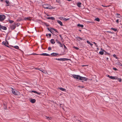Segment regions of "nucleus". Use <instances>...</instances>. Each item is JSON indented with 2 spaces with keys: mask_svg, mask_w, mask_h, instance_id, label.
Returning a JSON list of instances; mask_svg holds the SVG:
<instances>
[{
  "mask_svg": "<svg viewBox=\"0 0 122 122\" xmlns=\"http://www.w3.org/2000/svg\"><path fill=\"white\" fill-rule=\"evenodd\" d=\"M116 21L117 23H118L119 22V20L118 19H117L116 20Z\"/></svg>",
  "mask_w": 122,
  "mask_h": 122,
  "instance_id": "41",
  "label": "nucleus"
},
{
  "mask_svg": "<svg viewBox=\"0 0 122 122\" xmlns=\"http://www.w3.org/2000/svg\"><path fill=\"white\" fill-rule=\"evenodd\" d=\"M48 50H51V48L50 47H49L48 48Z\"/></svg>",
  "mask_w": 122,
  "mask_h": 122,
  "instance_id": "39",
  "label": "nucleus"
},
{
  "mask_svg": "<svg viewBox=\"0 0 122 122\" xmlns=\"http://www.w3.org/2000/svg\"><path fill=\"white\" fill-rule=\"evenodd\" d=\"M30 102L32 103H34L36 102V100L34 99H32L30 100Z\"/></svg>",
  "mask_w": 122,
  "mask_h": 122,
  "instance_id": "20",
  "label": "nucleus"
},
{
  "mask_svg": "<svg viewBox=\"0 0 122 122\" xmlns=\"http://www.w3.org/2000/svg\"><path fill=\"white\" fill-rule=\"evenodd\" d=\"M51 43L52 44H54L55 43V41H54V39H51Z\"/></svg>",
  "mask_w": 122,
  "mask_h": 122,
  "instance_id": "18",
  "label": "nucleus"
},
{
  "mask_svg": "<svg viewBox=\"0 0 122 122\" xmlns=\"http://www.w3.org/2000/svg\"><path fill=\"white\" fill-rule=\"evenodd\" d=\"M102 6L103 7H107V6H104V5H102Z\"/></svg>",
  "mask_w": 122,
  "mask_h": 122,
  "instance_id": "51",
  "label": "nucleus"
},
{
  "mask_svg": "<svg viewBox=\"0 0 122 122\" xmlns=\"http://www.w3.org/2000/svg\"><path fill=\"white\" fill-rule=\"evenodd\" d=\"M101 50L102 51H100L99 52V53L101 55H102L104 53V52L103 51H104V50L103 49L102 50V48H101Z\"/></svg>",
  "mask_w": 122,
  "mask_h": 122,
  "instance_id": "19",
  "label": "nucleus"
},
{
  "mask_svg": "<svg viewBox=\"0 0 122 122\" xmlns=\"http://www.w3.org/2000/svg\"><path fill=\"white\" fill-rule=\"evenodd\" d=\"M5 16L4 15H0V21H3L5 19Z\"/></svg>",
  "mask_w": 122,
  "mask_h": 122,
  "instance_id": "5",
  "label": "nucleus"
},
{
  "mask_svg": "<svg viewBox=\"0 0 122 122\" xmlns=\"http://www.w3.org/2000/svg\"><path fill=\"white\" fill-rule=\"evenodd\" d=\"M79 30L81 32V30Z\"/></svg>",
  "mask_w": 122,
  "mask_h": 122,
  "instance_id": "61",
  "label": "nucleus"
},
{
  "mask_svg": "<svg viewBox=\"0 0 122 122\" xmlns=\"http://www.w3.org/2000/svg\"><path fill=\"white\" fill-rule=\"evenodd\" d=\"M59 89L62 91H66V89L64 88H59Z\"/></svg>",
  "mask_w": 122,
  "mask_h": 122,
  "instance_id": "24",
  "label": "nucleus"
},
{
  "mask_svg": "<svg viewBox=\"0 0 122 122\" xmlns=\"http://www.w3.org/2000/svg\"><path fill=\"white\" fill-rule=\"evenodd\" d=\"M59 44L60 45L59 46L60 47H62L63 46V45L60 42Z\"/></svg>",
  "mask_w": 122,
  "mask_h": 122,
  "instance_id": "31",
  "label": "nucleus"
},
{
  "mask_svg": "<svg viewBox=\"0 0 122 122\" xmlns=\"http://www.w3.org/2000/svg\"><path fill=\"white\" fill-rule=\"evenodd\" d=\"M5 2L6 3V5L9 6L10 4V3L9 2V0H5Z\"/></svg>",
  "mask_w": 122,
  "mask_h": 122,
  "instance_id": "10",
  "label": "nucleus"
},
{
  "mask_svg": "<svg viewBox=\"0 0 122 122\" xmlns=\"http://www.w3.org/2000/svg\"><path fill=\"white\" fill-rule=\"evenodd\" d=\"M32 92L38 95H40L41 94L39 92H38L36 91L33 90L32 91Z\"/></svg>",
  "mask_w": 122,
  "mask_h": 122,
  "instance_id": "17",
  "label": "nucleus"
},
{
  "mask_svg": "<svg viewBox=\"0 0 122 122\" xmlns=\"http://www.w3.org/2000/svg\"><path fill=\"white\" fill-rule=\"evenodd\" d=\"M54 30L55 31H56V32H58V31H57V30L55 29Z\"/></svg>",
  "mask_w": 122,
  "mask_h": 122,
  "instance_id": "45",
  "label": "nucleus"
},
{
  "mask_svg": "<svg viewBox=\"0 0 122 122\" xmlns=\"http://www.w3.org/2000/svg\"><path fill=\"white\" fill-rule=\"evenodd\" d=\"M107 77L110 78L111 76H110L109 75H108L107 76Z\"/></svg>",
  "mask_w": 122,
  "mask_h": 122,
  "instance_id": "50",
  "label": "nucleus"
},
{
  "mask_svg": "<svg viewBox=\"0 0 122 122\" xmlns=\"http://www.w3.org/2000/svg\"><path fill=\"white\" fill-rule=\"evenodd\" d=\"M82 66H86L85 65H82Z\"/></svg>",
  "mask_w": 122,
  "mask_h": 122,
  "instance_id": "63",
  "label": "nucleus"
},
{
  "mask_svg": "<svg viewBox=\"0 0 122 122\" xmlns=\"http://www.w3.org/2000/svg\"><path fill=\"white\" fill-rule=\"evenodd\" d=\"M24 19L25 20H30V18L29 17H25L24 18Z\"/></svg>",
  "mask_w": 122,
  "mask_h": 122,
  "instance_id": "32",
  "label": "nucleus"
},
{
  "mask_svg": "<svg viewBox=\"0 0 122 122\" xmlns=\"http://www.w3.org/2000/svg\"><path fill=\"white\" fill-rule=\"evenodd\" d=\"M81 3L80 2H78L77 4V5L79 7H80L81 6Z\"/></svg>",
  "mask_w": 122,
  "mask_h": 122,
  "instance_id": "22",
  "label": "nucleus"
},
{
  "mask_svg": "<svg viewBox=\"0 0 122 122\" xmlns=\"http://www.w3.org/2000/svg\"><path fill=\"white\" fill-rule=\"evenodd\" d=\"M54 30L55 31H56V32H58V31H57V30L55 29Z\"/></svg>",
  "mask_w": 122,
  "mask_h": 122,
  "instance_id": "46",
  "label": "nucleus"
},
{
  "mask_svg": "<svg viewBox=\"0 0 122 122\" xmlns=\"http://www.w3.org/2000/svg\"><path fill=\"white\" fill-rule=\"evenodd\" d=\"M113 56L114 57H115L116 59H118V58L117 56H116L115 54L113 55Z\"/></svg>",
  "mask_w": 122,
  "mask_h": 122,
  "instance_id": "34",
  "label": "nucleus"
},
{
  "mask_svg": "<svg viewBox=\"0 0 122 122\" xmlns=\"http://www.w3.org/2000/svg\"><path fill=\"white\" fill-rule=\"evenodd\" d=\"M54 30L55 31H56V32H58V31H57V30L55 29Z\"/></svg>",
  "mask_w": 122,
  "mask_h": 122,
  "instance_id": "47",
  "label": "nucleus"
},
{
  "mask_svg": "<svg viewBox=\"0 0 122 122\" xmlns=\"http://www.w3.org/2000/svg\"><path fill=\"white\" fill-rule=\"evenodd\" d=\"M75 38L77 40L79 41H81L83 40L84 41L85 39H84L82 38L81 37L79 36H77L75 37Z\"/></svg>",
  "mask_w": 122,
  "mask_h": 122,
  "instance_id": "6",
  "label": "nucleus"
},
{
  "mask_svg": "<svg viewBox=\"0 0 122 122\" xmlns=\"http://www.w3.org/2000/svg\"><path fill=\"white\" fill-rule=\"evenodd\" d=\"M54 30L55 31H56V32H58V31H57V30L55 29Z\"/></svg>",
  "mask_w": 122,
  "mask_h": 122,
  "instance_id": "44",
  "label": "nucleus"
},
{
  "mask_svg": "<svg viewBox=\"0 0 122 122\" xmlns=\"http://www.w3.org/2000/svg\"><path fill=\"white\" fill-rule=\"evenodd\" d=\"M48 34H46V36H48Z\"/></svg>",
  "mask_w": 122,
  "mask_h": 122,
  "instance_id": "59",
  "label": "nucleus"
},
{
  "mask_svg": "<svg viewBox=\"0 0 122 122\" xmlns=\"http://www.w3.org/2000/svg\"><path fill=\"white\" fill-rule=\"evenodd\" d=\"M56 2L58 3H59V0H56Z\"/></svg>",
  "mask_w": 122,
  "mask_h": 122,
  "instance_id": "53",
  "label": "nucleus"
},
{
  "mask_svg": "<svg viewBox=\"0 0 122 122\" xmlns=\"http://www.w3.org/2000/svg\"><path fill=\"white\" fill-rule=\"evenodd\" d=\"M72 76L75 79L78 80H80V78L81 77V76L79 75L75 74H73Z\"/></svg>",
  "mask_w": 122,
  "mask_h": 122,
  "instance_id": "3",
  "label": "nucleus"
},
{
  "mask_svg": "<svg viewBox=\"0 0 122 122\" xmlns=\"http://www.w3.org/2000/svg\"><path fill=\"white\" fill-rule=\"evenodd\" d=\"M9 22L10 23H12L14 22L13 21L9 20Z\"/></svg>",
  "mask_w": 122,
  "mask_h": 122,
  "instance_id": "33",
  "label": "nucleus"
},
{
  "mask_svg": "<svg viewBox=\"0 0 122 122\" xmlns=\"http://www.w3.org/2000/svg\"><path fill=\"white\" fill-rule=\"evenodd\" d=\"M95 20L98 22H99L100 21V19L98 18H97L95 19Z\"/></svg>",
  "mask_w": 122,
  "mask_h": 122,
  "instance_id": "30",
  "label": "nucleus"
},
{
  "mask_svg": "<svg viewBox=\"0 0 122 122\" xmlns=\"http://www.w3.org/2000/svg\"><path fill=\"white\" fill-rule=\"evenodd\" d=\"M2 29L3 30H7V28L4 26H3L2 25H0V30H1V29Z\"/></svg>",
  "mask_w": 122,
  "mask_h": 122,
  "instance_id": "9",
  "label": "nucleus"
},
{
  "mask_svg": "<svg viewBox=\"0 0 122 122\" xmlns=\"http://www.w3.org/2000/svg\"><path fill=\"white\" fill-rule=\"evenodd\" d=\"M94 44H95V45H96V44L95 42H93V43Z\"/></svg>",
  "mask_w": 122,
  "mask_h": 122,
  "instance_id": "56",
  "label": "nucleus"
},
{
  "mask_svg": "<svg viewBox=\"0 0 122 122\" xmlns=\"http://www.w3.org/2000/svg\"><path fill=\"white\" fill-rule=\"evenodd\" d=\"M111 29L112 30H114L115 31H117V30L116 28H111Z\"/></svg>",
  "mask_w": 122,
  "mask_h": 122,
  "instance_id": "26",
  "label": "nucleus"
},
{
  "mask_svg": "<svg viewBox=\"0 0 122 122\" xmlns=\"http://www.w3.org/2000/svg\"><path fill=\"white\" fill-rule=\"evenodd\" d=\"M55 59L56 60H57L59 61H68L69 60V59L68 58H56Z\"/></svg>",
  "mask_w": 122,
  "mask_h": 122,
  "instance_id": "4",
  "label": "nucleus"
},
{
  "mask_svg": "<svg viewBox=\"0 0 122 122\" xmlns=\"http://www.w3.org/2000/svg\"><path fill=\"white\" fill-rule=\"evenodd\" d=\"M87 42L88 44L90 45L91 46H92L93 45V44L91 43L89 41H87Z\"/></svg>",
  "mask_w": 122,
  "mask_h": 122,
  "instance_id": "27",
  "label": "nucleus"
},
{
  "mask_svg": "<svg viewBox=\"0 0 122 122\" xmlns=\"http://www.w3.org/2000/svg\"><path fill=\"white\" fill-rule=\"evenodd\" d=\"M59 54L58 53H51V55L53 56H55L58 55Z\"/></svg>",
  "mask_w": 122,
  "mask_h": 122,
  "instance_id": "14",
  "label": "nucleus"
},
{
  "mask_svg": "<svg viewBox=\"0 0 122 122\" xmlns=\"http://www.w3.org/2000/svg\"><path fill=\"white\" fill-rule=\"evenodd\" d=\"M51 29L53 30H54L55 29L53 28H51Z\"/></svg>",
  "mask_w": 122,
  "mask_h": 122,
  "instance_id": "55",
  "label": "nucleus"
},
{
  "mask_svg": "<svg viewBox=\"0 0 122 122\" xmlns=\"http://www.w3.org/2000/svg\"><path fill=\"white\" fill-rule=\"evenodd\" d=\"M115 71H117L118 70L115 67H113L112 68Z\"/></svg>",
  "mask_w": 122,
  "mask_h": 122,
  "instance_id": "37",
  "label": "nucleus"
},
{
  "mask_svg": "<svg viewBox=\"0 0 122 122\" xmlns=\"http://www.w3.org/2000/svg\"><path fill=\"white\" fill-rule=\"evenodd\" d=\"M119 65L120 66H122V64L120 63V64H119Z\"/></svg>",
  "mask_w": 122,
  "mask_h": 122,
  "instance_id": "54",
  "label": "nucleus"
},
{
  "mask_svg": "<svg viewBox=\"0 0 122 122\" xmlns=\"http://www.w3.org/2000/svg\"><path fill=\"white\" fill-rule=\"evenodd\" d=\"M88 80V78L85 77H83L82 76H81L80 78V80L84 81H87Z\"/></svg>",
  "mask_w": 122,
  "mask_h": 122,
  "instance_id": "7",
  "label": "nucleus"
},
{
  "mask_svg": "<svg viewBox=\"0 0 122 122\" xmlns=\"http://www.w3.org/2000/svg\"><path fill=\"white\" fill-rule=\"evenodd\" d=\"M57 22L58 23H59L60 25L61 26H62L63 25V24L62 22L60 20H57Z\"/></svg>",
  "mask_w": 122,
  "mask_h": 122,
  "instance_id": "16",
  "label": "nucleus"
},
{
  "mask_svg": "<svg viewBox=\"0 0 122 122\" xmlns=\"http://www.w3.org/2000/svg\"><path fill=\"white\" fill-rule=\"evenodd\" d=\"M46 18L48 19H51L52 20H55V18L53 17H48Z\"/></svg>",
  "mask_w": 122,
  "mask_h": 122,
  "instance_id": "13",
  "label": "nucleus"
},
{
  "mask_svg": "<svg viewBox=\"0 0 122 122\" xmlns=\"http://www.w3.org/2000/svg\"><path fill=\"white\" fill-rule=\"evenodd\" d=\"M48 35H49V37H51V34H48Z\"/></svg>",
  "mask_w": 122,
  "mask_h": 122,
  "instance_id": "42",
  "label": "nucleus"
},
{
  "mask_svg": "<svg viewBox=\"0 0 122 122\" xmlns=\"http://www.w3.org/2000/svg\"><path fill=\"white\" fill-rule=\"evenodd\" d=\"M107 32H108L109 33H113L111 31H107Z\"/></svg>",
  "mask_w": 122,
  "mask_h": 122,
  "instance_id": "48",
  "label": "nucleus"
},
{
  "mask_svg": "<svg viewBox=\"0 0 122 122\" xmlns=\"http://www.w3.org/2000/svg\"><path fill=\"white\" fill-rule=\"evenodd\" d=\"M116 15L118 16L117 17V18H120L122 17V16L120 15V14L118 13H116Z\"/></svg>",
  "mask_w": 122,
  "mask_h": 122,
  "instance_id": "23",
  "label": "nucleus"
},
{
  "mask_svg": "<svg viewBox=\"0 0 122 122\" xmlns=\"http://www.w3.org/2000/svg\"><path fill=\"white\" fill-rule=\"evenodd\" d=\"M40 55L46 56H49L50 55L49 54L46 53H43L40 54Z\"/></svg>",
  "mask_w": 122,
  "mask_h": 122,
  "instance_id": "12",
  "label": "nucleus"
},
{
  "mask_svg": "<svg viewBox=\"0 0 122 122\" xmlns=\"http://www.w3.org/2000/svg\"><path fill=\"white\" fill-rule=\"evenodd\" d=\"M110 78L112 80H116L117 79V77L116 76H111Z\"/></svg>",
  "mask_w": 122,
  "mask_h": 122,
  "instance_id": "15",
  "label": "nucleus"
},
{
  "mask_svg": "<svg viewBox=\"0 0 122 122\" xmlns=\"http://www.w3.org/2000/svg\"><path fill=\"white\" fill-rule=\"evenodd\" d=\"M88 22L89 23H92L93 22H92V21H88Z\"/></svg>",
  "mask_w": 122,
  "mask_h": 122,
  "instance_id": "52",
  "label": "nucleus"
},
{
  "mask_svg": "<svg viewBox=\"0 0 122 122\" xmlns=\"http://www.w3.org/2000/svg\"><path fill=\"white\" fill-rule=\"evenodd\" d=\"M104 51L105 52L106 54H108V53L106 51Z\"/></svg>",
  "mask_w": 122,
  "mask_h": 122,
  "instance_id": "57",
  "label": "nucleus"
},
{
  "mask_svg": "<svg viewBox=\"0 0 122 122\" xmlns=\"http://www.w3.org/2000/svg\"><path fill=\"white\" fill-rule=\"evenodd\" d=\"M77 26L78 27H79L81 28L83 27L84 26V25H81L79 24H78L77 25Z\"/></svg>",
  "mask_w": 122,
  "mask_h": 122,
  "instance_id": "21",
  "label": "nucleus"
},
{
  "mask_svg": "<svg viewBox=\"0 0 122 122\" xmlns=\"http://www.w3.org/2000/svg\"><path fill=\"white\" fill-rule=\"evenodd\" d=\"M59 36H60V37L61 38V40H62V39H63V37H62V36H61V35H59Z\"/></svg>",
  "mask_w": 122,
  "mask_h": 122,
  "instance_id": "40",
  "label": "nucleus"
},
{
  "mask_svg": "<svg viewBox=\"0 0 122 122\" xmlns=\"http://www.w3.org/2000/svg\"><path fill=\"white\" fill-rule=\"evenodd\" d=\"M34 55H37V54H36V53H34Z\"/></svg>",
  "mask_w": 122,
  "mask_h": 122,
  "instance_id": "58",
  "label": "nucleus"
},
{
  "mask_svg": "<svg viewBox=\"0 0 122 122\" xmlns=\"http://www.w3.org/2000/svg\"><path fill=\"white\" fill-rule=\"evenodd\" d=\"M56 42L58 44H59L60 42L58 40H56Z\"/></svg>",
  "mask_w": 122,
  "mask_h": 122,
  "instance_id": "35",
  "label": "nucleus"
},
{
  "mask_svg": "<svg viewBox=\"0 0 122 122\" xmlns=\"http://www.w3.org/2000/svg\"><path fill=\"white\" fill-rule=\"evenodd\" d=\"M15 23L13 24L10 26V28L12 30L14 29L15 28Z\"/></svg>",
  "mask_w": 122,
  "mask_h": 122,
  "instance_id": "8",
  "label": "nucleus"
},
{
  "mask_svg": "<svg viewBox=\"0 0 122 122\" xmlns=\"http://www.w3.org/2000/svg\"><path fill=\"white\" fill-rule=\"evenodd\" d=\"M62 18L63 19V20H64L65 21H67V20H70V19L69 18L66 19V18Z\"/></svg>",
  "mask_w": 122,
  "mask_h": 122,
  "instance_id": "25",
  "label": "nucleus"
},
{
  "mask_svg": "<svg viewBox=\"0 0 122 122\" xmlns=\"http://www.w3.org/2000/svg\"><path fill=\"white\" fill-rule=\"evenodd\" d=\"M2 44L3 45H4L5 46L8 47V42L6 43L4 41L2 42Z\"/></svg>",
  "mask_w": 122,
  "mask_h": 122,
  "instance_id": "11",
  "label": "nucleus"
},
{
  "mask_svg": "<svg viewBox=\"0 0 122 122\" xmlns=\"http://www.w3.org/2000/svg\"><path fill=\"white\" fill-rule=\"evenodd\" d=\"M106 59H107V60H108V57H107L106 58Z\"/></svg>",
  "mask_w": 122,
  "mask_h": 122,
  "instance_id": "60",
  "label": "nucleus"
},
{
  "mask_svg": "<svg viewBox=\"0 0 122 122\" xmlns=\"http://www.w3.org/2000/svg\"><path fill=\"white\" fill-rule=\"evenodd\" d=\"M14 47L17 49H19V47L18 46H14Z\"/></svg>",
  "mask_w": 122,
  "mask_h": 122,
  "instance_id": "29",
  "label": "nucleus"
},
{
  "mask_svg": "<svg viewBox=\"0 0 122 122\" xmlns=\"http://www.w3.org/2000/svg\"><path fill=\"white\" fill-rule=\"evenodd\" d=\"M47 29L48 30H49V31L51 33H52V32H51V31L50 30H51V29H49V28H47Z\"/></svg>",
  "mask_w": 122,
  "mask_h": 122,
  "instance_id": "49",
  "label": "nucleus"
},
{
  "mask_svg": "<svg viewBox=\"0 0 122 122\" xmlns=\"http://www.w3.org/2000/svg\"><path fill=\"white\" fill-rule=\"evenodd\" d=\"M96 45V47H97L98 46L97 45Z\"/></svg>",
  "mask_w": 122,
  "mask_h": 122,
  "instance_id": "64",
  "label": "nucleus"
},
{
  "mask_svg": "<svg viewBox=\"0 0 122 122\" xmlns=\"http://www.w3.org/2000/svg\"><path fill=\"white\" fill-rule=\"evenodd\" d=\"M49 118V117H47V118L48 119V118Z\"/></svg>",
  "mask_w": 122,
  "mask_h": 122,
  "instance_id": "62",
  "label": "nucleus"
},
{
  "mask_svg": "<svg viewBox=\"0 0 122 122\" xmlns=\"http://www.w3.org/2000/svg\"><path fill=\"white\" fill-rule=\"evenodd\" d=\"M63 45H64V47L65 49H67V48L66 46L64 44Z\"/></svg>",
  "mask_w": 122,
  "mask_h": 122,
  "instance_id": "43",
  "label": "nucleus"
},
{
  "mask_svg": "<svg viewBox=\"0 0 122 122\" xmlns=\"http://www.w3.org/2000/svg\"><path fill=\"white\" fill-rule=\"evenodd\" d=\"M117 79L120 82H121L122 81V79L121 78L117 77Z\"/></svg>",
  "mask_w": 122,
  "mask_h": 122,
  "instance_id": "28",
  "label": "nucleus"
},
{
  "mask_svg": "<svg viewBox=\"0 0 122 122\" xmlns=\"http://www.w3.org/2000/svg\"><path fill=\"white\" fill-rule=\"evenodd\" d=\"M11 89L12 93L13 94L16 95H19L20 92H19L14 89L12 88H11Z\"/></svg>",
  "mask_w": 122,
  "mask_h": 122,
  "instance_id": "2",
  "label": "nucleus"
},
{
  "mask_svg": "<svg viewBox=\"0 0 122 122\" xmlns=\"http://www.w3.org/2000/svg\"><path fill=\"white\" fill-rule=\"evenodd\" d=\"M40 70L41 71H42L43 73H45V74H46V73H47V72H46L45 71H42L41 70Z\"/></svg>",
  "mask_w": 122,
  "mask_h": 122,
  "instance_id": "38",
  "label": "nucleus"
},
{
  "mask_svg": "<svg viewBox=\"0 0 122 122\" xmlns=\"http://www.w3.org/2000/svg\"><path fill=\"white\" fill-rule=\"evenodd\" d=\"M73 47L76 50H78L79 49V48L78 47H76L73 46Z\"/></svg>",
  "mask_w": 122,
  "mask_h": 122,
  "instance_id": "36",
  "label": "nucleus"
},
{
  "mask_svg": "<svg viewBox=\"0 0 122 122\" xmlns=\"http://www.w3.org/2000/svg\"><path fill=\"white\" fill-rule=\"evenodd\" d=\"M43 7L45 9H51L52 7L49 4H46L43 5Z\"/></svg>",
  "mask_w": 122,
  "mask_h": 122,
  "instance_id": "1",
  "label": "nucleus"
}]
</instances>
